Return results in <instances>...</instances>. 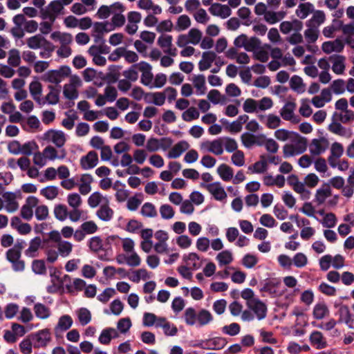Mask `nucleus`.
I'll return each instance as SVG.
<instances>
[{
    "mask_svg": "<svg viewBox=\"0 0 354 354\" xmlns=\"http://www.w3.org/2000/svg\"><path fill=\"white\" fill-rule=\"evenodd\" d=\"M185 323L189 326L198 324L199 327L207 325L213 321L212 313L207 309L202 308L198 312L192 307L187 308L184 313Z\"/></svg>",
    "mask_w": 354,
    "mask_h": 354,
    "instance_id": "obj_1",
    "label": "nucleus"
},
{
    "mask_svg": "<svg viewBox=\"0 0 354 354\" xmlns=\"http://www.w3.org/2000/svg\"><path fill=\"white\" fill-rule=\"evenodd\" d=\"M71 68L68 66H62L57 70H50L46 73L44 80L48 82L59 85V83L70 75Z\"/></svg>",
    "mask_w": 354,
    "mask_h": 354,
    "instance_id": "obj_2",
    "label": "nucleus"
},
{
    "mask_svg": "<svg viewBox=\"0 0 354 354\" xmlns=\"http://www.w3.org/2000/svg\"><path fill=\"white\" fill-rule=\"evenodd\" d=\"M64 9L59 1H53L45 8L41 9V17L44 19H48L51 23H54L57 17L62 14Z\"/></svg>",
    "mask_w": 354,
    "mask_h": 354,
    "instance_id": "obj_3",
    "label": "nucleus"
},
{
    "mask_svg": "<svg viewBox=\"0 0 354 354\" xmlns=\"http://www.w3.org/2000/svg\"><path fill=\"white\" fill-rule=\"evenodd\" d=\"M281 284V280L278 278L267 279L262 283L260 292H268L272 297L280 296L282 295L280 290Z\"/></svg>",
    "mask_w": 354,
    "mask_h": 354,
    "instance_id": "obj_4",
    "label": "nucleus"
},
{
    "mask_svg": "<svg viewBox=\"0 0 354 354\" xmlns=\"http://www.w3.org/2000/svg\"><path fill=\"white\" fill-rule=\"evenodd\" d=\"M246 305L254 313L258 320H262L267 316L268 308L266 304L259 298L246 301Z\"/></svg>",
    "mask_w": 354,
    "mask_h": 354,
    "instance_id": "obj_5",
    "label": "nucleus"
},
{
    "mask_svg": "<svg viewBox=\"0 0 354 354\" xmlns=\"http://www.w3.org/2000/svg\"><path fill=\"white\" fill-rule=\"evenodd\" d=\"M48 89L49 92L46 94V96L42 97V101L40 102V106H44L45 104H56L59 102V94L61 92V86L58 85L56 86L48 85Z\"/></svg>",
    "mask_w": 354,
    "mask_h": 354,
    "instance_id": "obj_6",
    "label": "nucleus"
},
{
    "mask_svg": "<svg viewBox=\"0 0 354 354\" xmlns=\"http://www.w3.org/2000/svg\"><path fill=\"white\" fill-rule=\"evenodd\" d=\"M151 66L146 62H140L139 63V71L142 72L140 82L145 86L153 88L152 82L153 75L151 73Z\"/></svg>",
    "mask_w": 354,
    "mask_h": 354,
    "instance_id": "obj_7",
    "label": "nucleus"
},
{
    "mask_svg": "<svg viewBox=\"0 0 354 354\" xmlns=\"http://www.w3.org/2000/svg\"><path fill=\"white\" fill-rule=\"evenodd\" d=\"M44 138L46 140L52 142L57 147L60 149L62 148L66 142L65 134L62 131L53 129L48 130L44 133Z\"/></svg>",
    "mask_w": 354,
    "mask_h": 354,
    "instance_id": "obj_8",
    "label": "nucleus"
},
{
    "mask_svg": "<svg viewBox=\"0 0 354 354\" xmlns=\"http://www.w3.org/2000/svg\"><path fill=\"white\" fill-rule=\"evenodd\" d=\"M201 186L205 187L217 201H223L227 197V194L219 182L209 184L201 183Z\"/></svg>",
    "mask_w": 354,
    "mask_h": 354,
    "instance_id": "obj_9",
    "label": "nucleus"
},
{
    "mask_svg": "<svg viewBox=\"0 0 354 354\" xmlns=\"http://www.w3.org/2000/svg\"><path fill=\"white\" fill-rule=\"evenodd\" d=\"M38 203L39 200L37 197L33 196H28L26 200V203L21 207V217L27 221H30L33 216L32 208L35 207Z\"/></svg>",
    "mask_w": 354,
    "mask_h": 354,
    "instance_id": "obj_10",
    "label": "nucleus"
},
{
    "mask_svg": "<svg viewBox=\"0 0 354 354\" xmlns=\"http://www.w3.org/2000/svg\"><path fill=\"white\" fill-rule=\"evenodd\" d=\"M98 163V156L96 151H90L86 156L80 158L81 167L84 169L94 168Z\"/></svg>",
    "mask_w": 354,
    "mask_h": 354,
    "instance_id": "obj_11",
    "label": "nucleus"
},
{
    "mask_svg": "<svg viewBox=\"0 0 354 354\" xmlns=\"http://www.w3.org/2000/svg\"><path fill=\"white\" fill-rule=\"evenodd\" d=\"M310 345L316 349H322L327 346L326 338L322 333L318 330H313L309 337Z\"/></svg>",
    "mask_w": 354,
    "mask_h": 354,
    "instance_id": "obj_12",
    "label": "nucleus"
},
{
    "mask_svg": "<svg viewBox=\"0 0 354 354\" xmlns=\"http://www.w3.org/2000/svg\"><path fill=\"white\" fill-rule=\"evenodd\" d=\"M209 12L214 16L220 17L225 19L231 15L232 10L227 5H222L218 3H214L211 5Z\"/></svg>",
    "mask_w": 354,
    "mask_h": 354,
    "instance_id": "obj_13",
    "label": "nucleus"
},
{
    "mask_svg": "<svg viewBox=\"0 0 354 354\" xmlns=\"http://www.w3.org/2000/svg\"><path fill=\"white\" fill-rule=\"evenodd\" d=\"M337 315H339L338 323H345L351 328L354 327V319L352 318V315L347 306H340L337 311Z\"/></svg>",
    "mask_w": 354,
    "mask_h": 354,
    "instance_id": "obj_14",
    "label": "nucleus"
},
{
    "mask_svg": "<svg viewBox=\"0 0 354 354\" xmlns=\"http://www.w3.org/2000/svg\"><path fill=\"white\" fill-rule=\"evenodd\" d=\"M44 157L50 160L55 159L63 160L66 156V151L62 148L59 150L55 149L53 147L48 145L43 150Z\"/></svg>",
    "mask_w": 354,
    "mask_h": 354,
    "instance_id": "obj_15",
    "label": "nucleus"
},
{
    "mask_svg": "<svg viewBox=\"0 0 354 354\" xmlns=\"http://www.w3.org/2000/svg\"><path fill=\"white\" fill-rule=\"evenodd\" d=\"M312 15L310 19L306 21V27L317 28L319 29V27L324 24L326 20L325 13L322 10H315Z\"/></svg>",
    "mask_w": 354,
    "mask_h": 354,
    "instance_id": "obj_16",
    "label": "nucleus"
},
{
    "mask_svg": "<svg viewBox=\"0 0 354 354\" xmlns=\"http://www.w3.org/2000/svg\"><path fill=\"white\" fill-rule=\"evenodd\" d=\"M344 44L342 40L337 39L334 41H325L322 44V50L326 53H331L333 52L339 53L344 48Z\"/></svg>",
    "mask_w": 354,
    "mask_h": 354,
    "instance_id": "obj_17",
    "label": "nucleus"
},
{
    "mask_svg": "<svg viewBox=\"0 0 354 354\" xmlns=\"http://www.w3.org/2000/svg\"><path fill=\"white\" fill-rule=\"evenodd\" d=\"M105 204L100 206L99 209L96 212L97 216L103 221H111L114 214L113 210L109 206V201L107 198H104Z\"/></svg>",
    "mask_w": 354,
    "mask_h": 354,
    "instance_id": "obj_18",
    "label": "nucleus"
},
{
    "mask_svg": "<svg viewBox=\"0 0 354 354\" xmlns=\"http://www.w3.org/2000/svg\"><path fill=\"white\" fill-rule=\"evenodd\" d=\"M328 141L325 138L313 139L310 145V151L313 155H319L326 149Z\"/></svg>",
    "mask_w": 354,
    "mask_h": 354,
    "instance_id": "obj_19",
    "label": "nucleus"
},
{
    "mask_svg": "<svg viewBox=\"0 0 354 354\" xmlns=\"http://www.w3.org/2000/svg\"><path fill=\"white\" fill-rule=\"evenodd\" d=\"M115 239V237L114 236H109L104 241H102L103 253L98 254L99 259L104 261L110 260L109 257L112 253L111 243Z\"/></svg>",
    "mask_w": 354,
    "mask_h": 354,
    "instance_id": "obj_20",
    "label": "nucleus"
},
{
    "mask_svg": "<svg viewBox=\"0 0 354 354\" xmlns=\"http://www.w3.org/2000/svg\"><path fill=\"white\" fill-rule=\"evenodd\" d=\"M227 342L225 337H216L205 339V349L221 350L227 344Z\"/></svg>",
    "mask_w": 354,
    "mask_h": 354,
    "instance_id": "obj_21",
    "label": "nucleus"
},
{
    "mask_svg": "<svg viewBox=\"0 0 354 354\" xmlns=\"http://www.w3.org/2000/svg\"><path fill=\"white\" fill-rule=\"evenodd\" d=\"M315 10V6L312 3H301L296 9L295 14L299 19H304Z\"/></svg>",
    "mask_w": 354,
    "mask_h": 354,
    "instance_id": "obj_22",
    "label": "nucleus"
},
{
    "mask_svg": "<svg viewBox=\"0 0 354 354\" xmlns=\"http://www.w3.org/2000/svg\"><path fill=\"white\" fill-rule=\"evenodd\" d=\"M189 147V143L185 140H181L176 144L169 151L167 157L169 158H177L185 151L187 150Z\"/></svg>",
    "mask_w": 354,
    "mask_h": 354,
    "instance_id": "obj_23",
    "label": "nucleus"
},
{
    "mask_svg": "<svg viewBox=\"0 0 354 354\" xmlns=\"http://www.w3.org/2000/svg\"><path fill=\"white\" fill-rule=\"evenodd\" d=\"M29 91L33 100L39 105L42 101V85L37 81H32L29 84Z\"/></svg>",
    "mask_w": 354,
    "mask_h": 354,
    "instance_id": "obj_24",
    "label": "nucleus"
},
{
    "mask_svg": "<svg viewBox=\"0 0 354 354\" xmlns=\"http://www.w3.org/2000/svg\"><path fill=\"white\" fill-rule=\"evenodd\" d=\"M50 38L54 41H58L60 46L71 45L73 43V35L68 32L55 31L51 33Z\"/></svg>",
    "mask_w": 354,
    "mask_h": 354,
    "instance_id": "obj_25",
    "label": "nucleus"
},
{
    "mask_svg": "<svg viewBox=\"0 0 354 354\" xmlns=\"http://www.w3.org/2000/svg\"><path fill=\"white\" fill-rule=\"evenodd\" d=\"M331 195V189L329 184H324L322 186L319 188L315 194V201L318 205L323 204L326 199Z\"/></svg>",
    "mask_w": 354,
    "mask_h": 354,
    "instance_id": "obj_26",
    "label": "nucleus"
},
{
    "mask_svg": "<svg viewBox=\"0 0 354 354\" xmlns=\"http://www.w3.org/2000/svg\"><path fill=\"white\" fill-rule=\"evenodd\" d=\"M259 120L261 123L266 124L269 129H276L281 123L280 118L273 114H268V115H259Z\"/></svg>",
    "mask_w": 354,
    "mask_h": 354,
    "instance_id": "obj_27",
    "label": "nucleus"
},
{
    "mask_svg": "<svg viewBox=\"0 0 354 354\" xmlns=\"http://www.w3.org/2000/svg\"><path fill=\"white\" fill-rule=\"evenodd\" d=\"M50 334L48 330H41L35 335L36 342L35 343L34 347H46L48 343L50 341Z\"/></svg>",
    "mask_w": 354,
    "mask_h": 354,
    "instance_id": "obj_28",
    "label": "nucleus"
},
{
    "mask_svg": "<svg viewBox=\"0 0 354 354\" xmlns=\"http://www.w3.org/2000/svg\"><path fill=\"white\" fill-rule=\"evenodd\" d=\"M343 38L346 43L352 48H354V21H351L347 25H344L342 28Z\"/></svg>",
    "mask_w": 354,
    "mask_h": 354,
    "instance_id": "obj_29",
    "label": "nucleus"
},
{
    "mask_svg": "<svg viewBox=\"0 0 354 354\" xmlns=\"http://www.w3.org/2000/svg\"><path fill=\"white\" fill-rule=\"evenodd\" d=\"M118 337V333L113 328H106L101 332L98 338L99 342L102 344H109L113 338Z\"/></svg>",
    "mask_w": 354,
    "mask_h": 354,
    "instance_id": "obj_30",
    "label": "nucleus"
},
{
    "mask_svg": "<svg viewBox=\"0 0 354 354\" xmlns=\"http://www.w3.org/2000/svg\"><path fill=\"white\" fill-rule=\"evenodd\" d=\"M329 314V310L324 302L317 303L313 310V316L315 319H322Z\"/></svg>",
    "mask_w": 354,
    "mask_h": 354,
    "instance_id": "obj_31",
    "label": "nucleus"
},
{
    "mask_svg": "<svg viewBox=\"0 0 354 354\" xmlns=\"http://www.w3.org/2000/svg\"><path fill=\"white\" fill-rule=\"evenodd\" d=\"M290 142L298 155L306 151L308 145L307 140L305 138L301 137L299 133H297V137H292Z\"/></svg>",
    "mask_w": 354,
    "mask_h": 354,
    "instance_id": "obj_32",
    "label": "nucleus"
},
{
    "mask_svg": "<svg viewBox=\"0 0 354 354\" xmlns=\"http://www.w3.org/2000/svg\"><path fill=\"white\" fill-rule=\"evenodd\" d=\"M46 41L47 39L44 37L37 34L27 39L26 44L30 48L36 50L41 48Z\"/></svg>",
    "mask_w": 354,
    "mask_h": 354,
    "instance_id": "obj_33",
    "label": "nucleus"
},
{
    "mask_svg": "<svg viewBox=\"0 0 354 354\" xmlns=\"http://www.w3.org/2000/svg\"><path fill=\"white\" fill-rule=\"evenodd\" d=\"M290 87L297 93H303L306 91V84L303 80L298 75H293L290 80Z\"/></svg>",
    "mask_w": 354,
    "mask_h": 354,
    "instance_id": "obj_34",
    "label": "nucleus"
},
{
    "mask_svg": "<svg viewBox=\"0 0 354 354\" xmlns=\"http://www.w3.org/2000/svg\"><path fill=\"white\" fill-rule=\"evenodd\" d=\"M206 145L208 146V151L215 155H221L223 153V141L221 138L207 142Z\"/></svg>",
    "mask_w": 354,
    "mask_h": 354,
    "instance_id": "obj_35",
    "label": "nucleus"
},
{
    "mask_svg": "<svg viewBox=\"0 0 354 354\" xmlns=\"http://www.w3.org/2000/svg\"><path fill=\"white\" fill-rule=\"evenodd\" d=\"M193 84L196 89V94L198 95H204L207 88L205 86V77L204 75H197L193 77Z\"/></svg>",
    "mask_w": 354,
    "mask_h": 354,
    "instance_id": "obj_36",
    "label": "nucleus"
},
{
    "mask_svg": "<svg viewBox=\"0 0 354 354\" xmlns=\"http://www.w3.org/2000/svg\"><path fill=\"white\" fill-rule=\"evenodd\" d=\"M217 173L221 178L225 182L231 180L233 178L234 171L229 165L223 163L217 168Z\"/></svg>",
    "mask_w": 354,
    "mask_h": 354,
    "instance_id": "obj_37",
    "label": "nucleus"
},
{
    "mask_svg": "<svg viewBox=\"0 0 354 354\" xmlns=\"http://www.w3.org/2000/svg\"><path fill=\"white\" fill-rule=\"evenodd\" d=\"M88 245L90 250L95 253L102 254L103 253L102 239L99 236H95L91 238L88 241Z\"/></svg>",
    "mask_w": 354,
    "mask_h": 354,
    "instance_id": "obj_38",
    "label": "nucleus"
},
{
    "mask_svg": "<svg viewBox=\"0 0 354 354\" xmlns=\"http://www.w3.org/2000/svg\"><path fill=\"white\" fill-rule=\"evenodd\" d=\"M333 62L332 70L336 74H341L344 70V58L342 56H331L329 58Z\"/></svg>",
    "mask_w": 354,
    "mask_h": 354,
    "instance_id": "obj_39",
    "label": "nucleus"
},
{
    "mask_svg": "<svg viewBox=\"0 0 354 354\" xmlns=\"http://www.w3.org/2000/svg\"><path fill=\"white\" fill-rule=\"evenodd\" d=\"M160 320L164 322V324H156V326L162 327L165 335L174 336L177 334L178 329L176 326L167 322L165 317H160Z\"/></svg>",
    "mask_w": 354,
    "mask_h": 354,
    "instance_id": "obj_40",
    "label": "nucleus"
},
{
    "mask_svg": "<svg viewBox=\"0 0 354 354\" xmlns=\"http://www.w3.org/2000/svg\"><path fill=\"white\" fill-rule=\"evenodd\" d=\"M41 239L39 236H36L32 239L30 242V245L25 251V254L30 257H36V252L41 245Z\"/></svg>",
    "mask_w": 354,
    "mask_h": 354,
    "instance_id": "obj_41",
    "label": "nucleus"
},
{
    "mask_svg": "<svg viewBox=\"0 0 354 354\" xmlns=\"http://www.w3.org/2000/svg\"><path fill=\"white\" fill-rule=\"evenodd\" d=\"M73 324V319L70 315H66L62 316L58 321L57 325L55 330L56 333L59 329L62 331L67 330Z\"/></svg>",
    "mask_w": 354,
    "mask_h": 354,
    "instance_id": "obj_42",
    "label": "nucleus"
},
{
    "mask_svg": "<svg viewBox=\"0 0 354 354\" xmlns=\"http://www.w3.org/2000/svg\"><path fill=\"white\" fill-rule=\"evenodd\" d=\"M248 120L247 115H240L236 120L232 122L229 127V131L232 133H238L241 131L242 126Z\"/></svg>",
    "mask_w": 354,
    "mask_h": 354,
    "instance_id": "obj_43",
    "label": "nucleus"
},
{
    "mask_svg": "<svg viewBox=\"0 0 354 354\" xmlns=\"http://www.w3.org/2000/svg\"><path fill=\"white\" fill-rule=\"evenodd\" d=\"M66 118L62 122V126L68 130H71L75 125V121L78 119L77 112H65Z\"/></svg>",
    "mask_w": 354,
    "mask_h": 354,
    "instance_id": "obj_44",
    "label": "nucleus"
},
{
    "mask_svg": "<svg viewBox=\"0 0 354 354\" xmlns=\"http://www.w3.org/2000/svg\"><path fill=\"white\" fill-rule=\"evenodd\" d=\"M276 138L281 141L291 140L292 137H297V133L290 131L284 129H280L274 132Z\"/></svg>",
    "mask_w": 354,
    "mask_h": 354,
    "instance_id": "obj_45",
    "label": "nucleus"
},
{
    "mask_svg": "<svg viewBox=\"0 0 354 354\" xmlns=\"http://www.w3.org/2000/svg\"><path fill=\"white\" fill-rule=\"evenodd\" d=\"M36 317L40 319H46L50 315V309L41 303H37L34 306Z\"/></svg>",
    "mask_w": 354,
    "mask_h": 354,
    "instance_id": "obj_46",
    "label": "nucleus"
},
{
    "mask_svg": "<svg viewBox=\"0 0 354 354\" xmlns=\"http://www.w3.org/2000/svg\"><path fill=\"white\" fill-rule=\"evenodd\" d=\"M137 68L139 69V63L133 64L128 70L124 71L122 75L128 81L134 82L138 79Z\"/></svg>",
    "mask_w": 354,
    "mask_h": 354,
    "instance_id": "obj_47",
    "label": "nucleus"
},
{
    "mask_svg": "<svg viewBox=\"0 0 354 354\" xmlns=\"http://www.w3.org/2000/svg\"><path fill=\"white\" fill-rule=\"evenodd\" d=\"M208 100L214 104H224L225 102V96L221 94V93L216 89L211 90L207 94Z\"/></svg>",
    "mask_w": 354,
    "mask_h": 354,
    "instance_id": "obj_48",
    "label": "nucleus"
},
{
    "mask_svg": "<svg viewBox=\"0 0 354 354\" xmlns=\"http://www.w3.org/2000/svg\"><path fill=\"white\" fill-rule=\"evenodd\" d=\"M113 30V28H112V26L108 21L95 22L93 24V32L104 34V32H108Z\"/></svg>",
    "mask_w": 354,
    "mask_h": 354,
    "instance_id": "obj_49",
    "label": "nucleus"
},
{
    "mask_svg": "<svg viewBox=\"0 0 354 354\" xmlns=\"http://www.w3.org/2000/svg\"><path fill=\"white\" fill-rule=\"evenodd\" d=\"M54 214L57 220L60 221H65L68 216L66 206L62 204L56 205L54 207Z\"/></svg>",
    "mask_w": 354,
    "mask_h": 354,
    "instance_id": "obj_50",
    "label": "nucleus"
},
{
    "mask_svg": "<svg viewBox=\"0 0 354 354\" xmlns=\"http://www.w3.org/2000/svg\"><path fill=\"white\" fill-rule=\"evenodd\" d=\"M319 30L317 28L307 27L304 31V37L308 43H314L318 39Z\"/></svg>",
    "mask_w": 354,
    "mask_h": 354,
    "instance_id": "obj_51",
    "label": "nucleus"
},
{
    "mask_svg": "<svg viewBox=\"0 0 354 354\" xmlns=\"http://www.w3.org/2000/svg\"><path fill=\"white\" fill-rule=\"evenodd\" d=\"M57 249L59 254L62 257H66L71 254L73 249V245L66 241H59V243H58L57 245Z\"/></svg>",
    "mask_w": 354,
    "mask_h": 354,
    "instance_id": "obj_52",
    "label": "nucleus"
},
{
    "mask_svg": "<svg viewBox=\"0 0 354 354\" xmlns=\"http://www.w3.org/2000/svg\"><path fill=\"white\" fill-rule=\"evenodd\" d=\"M223 333L235 336L238 335L241 331V326L239 324L233 322L229 325H225L221 328Z\"/></svg>",
    "mask_w": 354,
    "mask_h": 354,
    "instance_id": "obj_53",
    "label": "nucleus"
},
{
    "mask_svg": "<svg viewBox=\"0 0 354 354\" xmlns=\"http://www.w3.org/2000/svg\"><path fill=\"white\" fill-rule=\"evenodd\" d=\"M41 50L39 53V55L42 58H49L51 57L53 52L55 50V45L47 40L41 48Z\"/></svg>",
    "mask_w": 354,
    "mask_h": 354,
    "instance_id": "obj_54",
    "label": "nucleus"
},
{
    "mask_svg": "<svg viewBox=\"0 0 354 354\" xmlns=\"http://www.w3.org/2000/svg\"><path fill=\"white\" fill-rule=\"evenodd\" d=\"M40 193L46 198L53 200L58 195V187L56 186H48L41 189Z\"/></svg>",
    "mask_w": 354,
    "mask_h": 354,
    "instance_id": "obj_55",
    "label": "nucleus"
},
{
    "mask_svg": "<svg viewBox=\"0 0 354 354\" xmlns=\"http://www.w3.org/2000/svg\"><path fill=\"white\" fill-rule=\"evenodd\" d=\"M141 214L146 217H156L157 211L153 204L151 203H145L141 208Z\"/></svg>",
    "mask_w": 354,
    "mask_h": 354,
    "instance_id": "obj_56",
    "label": "nucleus"
},
{
    "mask_svg": "<svg viewBox=\"0 0 354 354\" xmlns=\"http://www.w3.org/2000/svg\"><path fill=\"white\" fill-rule=\"evenodd\" d=\"M63 95L66 99L73 100L78 97L79 93L77 88L66 84L63 87Z\"/></svg>",
    "mask_w": 354,
    "mask_h": 354,
    "instance_id": "obj_57",
    "label": "nucleus"
},
{
    "mask_svg": "<svg viewBox=\"0 0 354 354\" xmlns=\"http://www.w3.org/2000/svg\"><path fill=\"white\" fill-rule=\"evenodd\" d=\"M8 63L10 66L13 67H17L19 66L21 63V58L19 51L17 49H11L9 51Z\"/></svg>",
    "mask_w": 354,
    "mask_h": 354,
    "instance_id": "obj_58",
    "label": "nucleus"
},
{
    "mask_svg": "<svg viewBox=\"0 0 354 354\" xmlns=\"http://www.w3.org/2000/svg\"><path fill=\"white\" fill-rule=\"evenodd\" d=\"M35 207V217L38 221H44L48 217L49 212L47 205H37Z\"/></svg>",
    "mask_w": 354,
    "mask_h": 354,
    "instance_id": "obj_59",
    "label": "nucleus"
},
{
    "mask_svg": "<svg viewBox=\"0 0 354 354\" xmlns=\"http://www.w3.org/2000/svg\"><path fill=\"white\" fill-rule=\"evenodd\" d=\"M216 259L219 265L222 266L230 264L232 261L233 258L230 251L224 250L217 254Z\"/></svg>",
    "mask_w": 354,
    "mask_h": 354,
    "instance_id": "obj_60",
    "label": "nucleus"
},
{
    "mask_svg": "<svg viewBox=\"0 0 354 354\" xmlns=\"http://www.w3.org/2000/svg\"><path fill=\"white\" fill-rule=\"evenodd\" d=\"M32 270L37 274H45L46 273V268L44 260H34L32 263Z\"/></svg>",
    "mask_w": 354,
    "mask_h": 354,
    "instance_id": "obj_61",
    "label": "nucleus"
},
{
    "mask_svg": "<svg viewBox=\"0 0 354 354\" xmlns=\"http://www.w3.org/2000/svg\"><path fill=\"white\" fill-rule=\"evenodd\" d=\"M248 169L252 173L262 174L267 169V162L265 160L257 161L252 165L249 166Z\"/></svg>",
    "mask_w": 354,
    "mask_h": 354,
    "instance_id": "obj_62",
    "label": "nucleus"
},
{
    "mask_svg": "<svg viewBox=\"0 0 354 354\" xmlns=\"http://www.w3.org/2000/svg\"><path fill=\"white\" fill-rule=\"evenodd\" d=\"M189 41L194 45L198 44L202 38V32L197 28H192L188 32Z\"/></svg>",
    "mask_w": 354,
    "mask_h": 354,
    "instance_id": "obj_63",
    "label": "nucleus"
},
{
    "mask_svg": "<svg viewBox=\"0 0 354 354\" xmlns=\"http://www.w3.org/2000/svg\"><path fill=\"white\" fill-rule=\"evenodd\" d=\"M104 198H104L99 192H95L88 197V204L91 207L95 208L97 207Z\"/></svg>",
    "mask_w": 354,
    "mask_h": 354,
    "instance_id": "obj_64",
    "label": "nucleus"
}]
</instances>
